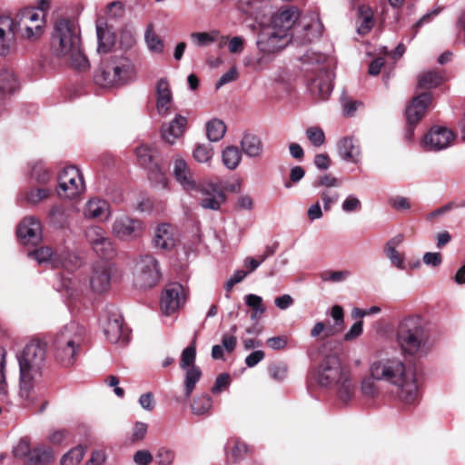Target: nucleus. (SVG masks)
<instances>
[{"label": "nucleus", "mask_w": 465, "mask_h": 465, "mask_svg": "<svg viewBox=\"0 0 465 465\" xmlns=\"http://www.w3.org/2000/svg\"><path fill=\"white\" fill-rule=\"evenodd\" d=\"M46 347L39 341L25 345L19 358V398L25 407H32L39 398L38 383L45 366Z\"/></svg>", "instance_id": "1"}, {"label": "nucleus", "mask_w": 465, "mask_h": 465, "mask_svg": "<svg viewBox=\"0 0 465 465\" xmlns=\"http://www.w3.org/2000/svg\"><path fill=\"white\" fill-rule=\"evenodd\" d=\"M370 374L378 381L397 388L399 399L406 404L414 403L419 397V387L414 372L406 370L404 362L397 357H381L373 361Z\"/></svg>", "instance_id": "2"}, {"label": "nucleus", "mask_w": 465, "mask_h": 465, "mask_svg": "<svg viewBox=\"0 0 465 465\" xmlns=\"http://www.w3.org/2000/svg\"><path fill=\"white\" fill-rule=\"evenodd\" d=\"M51 50L54 56L77 70H84L89 62L81 49L80 28L66 18L54 22L52 32Z\"/></svg>", "instance_id": "3"}, {"label": "nucleus", "mask_w": 465, "mask_h": 465, "mask_svg": "<svg viewBox=\"0 0 465 465\" xmlns=\"http://www.w3.org/2000/svg\"><path fill=\"white\" fill-rule=\"evenodd\" d=\"M301 16L296 6L282 7L272 14L271 21L259 32L257 48L264 54H276L289 43V32Z\"/></svg>", "instance_id": "4"}, {"label": "nucleus", "mask_w": 465, "mask_h": 465, "mask_svg": "<svg viewBox=\"0 0 465 465\" xmlns=\"http://www.w3.org/2000/svg\"><path fill=\"white\" fill-rule=\"evenodd\" d=\"M396 341L403 354L416 358L427 355L432 348L424 322L417 315L406 317L400 322Z\"/></svg>", "instance_id": "5"}, {"label": "nucleus", "mask_w": 465, "mask_h": 465, "mask_svg": "<svg viewBox=\"0 0 465 465\" xmlns=\"http://www.w3.org/2000/svg\"><path fill=\"white\" fill-rule=\"evenodd\" d=\"M316 382L322 387H337L339 399L347 403L354 396L355 385L348 371L344 370L339 357L327 355L314 372Z\"/></svg>", "instance_id": "6"}, {"label": "nucleus", "mask_w": 465, "mask_h": 465, "mask_svg": "<svg viewBox=\"0 0 465 465\" xmlns=\"http://www.w3.org/2000/svg\"><path fill=\"white\" fill-rule=\"evenodd\" d=\"M134 65L125 56L114 55L104 59L94 74L96 84L104 88L119 87L134 80Z\"/></svg>", "instance_id": "7"}, {"label": "nucleus", "mask_w": 465, "mask_h": 465, "mask_svg": "<svg viewBox=\"0 0 465 465\" xmlns=\"http://www.w3.org/2000/svg\"><path fill=\"white\" fill-rule=\"evenodd\" d=\"M84 328L76 322L64 325L54 341L55 359L65 367L74 363L84 339Z\"/></svg>", "instance_id": "8"}, {"label": "nucleus", "mask_w": 465, "mask_h": 465, "mask_svg": "<svg viewBox=\"0 0 465 465\" xmlns=\"http://www.w3.org/2000/svg\"><path fill=\"white\" fill-rule=\"evenodd\" d=\"M14 21H15V31L24 39L35 41L44 34L45 14L35 7L22 9L16 14Z\"/></svg>", "instance_id": "9"}, {"label": "nucleus", "mask_w": 465, "mask_h": 465, "mask_svg": "<svg viewBox=\"0 0 465 465\" xmlns=\"http://www.w3.org/2000/svg\"><path fill=\"white\" fill-rule=\"evenodd\" d=\"M56 193L61 199H74L85 189L83 175L74 166L64 168L57 177Z\"/></svg>", "instance_id": "10"}, {"label": "nucleus", "mask_w": 465, "mask_h": 465, "mask_svg": "<svg viewBox=\"0 0 465 465\" xmlns=\"http://www.w3.org/2000/svg\"><path fill=\"white\" fill-rule=\"evenodd\" d=\"M28 256L36 260L39 264H48L51 267H63L67 271H73L78 266L77 256L69 252H54L50 247L44 246L28 252Z\"/></svg>", "instance_id": "11"}, {"label": "nucleus", "mask_w": 465, "mask_h": 465, "mask_svg": "<svg viewBox=\"0 0 465 465\" xmlns=\"http://www.w3.org/2000/svg\"><path fill=\"white\" fill-rule=\"evenodd\" d=\"M134 282L139 288H152L160 280V268L157 260L152 255L141 256L134 269Z\"/></svg>", "instance_id": "12"}, {"label": "nucleus", "mask_w": 465, "mask_h": 465, "mask_svg": "<svg viewBox=\"0 0 465 465\" xmlns=\"http://www.w3.org/2000/svg\"><path fill=\"white\" fill-rule=\"evenodd\" d=\"M144 231L143 221L121 214L115 217L112 223L111 233L120 241L132 242L142 236Z\"/></svg>", "instance_id": "13"}, {"label": "nucleus", "mask_w": 465, "mask_h": 465, "mask_svg": "<svg viewBox=\"0 0 465 465\" xmlns=\"http://www.w3.org/2000/svg\"><path fill=\"white\" fill-rule=\"evenodd\" d=\"M193 192L198 193V203L204 210L219 211L227 201L223 190L213 182L206 181L199 183Z\"/></svg>", "instance_id": "14"}, {"label": "nucleus", "mask_w": 465, "mask_h": 465, "mask_svg": "<svg viewBox=\"0 0 465 465\" xmlns=\"http://www.w3.org/2000/svg\"><path fill=\"white\" fill-rule=\"evenodd\" d=\"M186 299L187 293L182 284L177 282L169 283L162 292L161 311L165 315H171L184 305Z\"/></svg>", "instance_id": "15"}, {"label": "nucleus", "mask_w": 465, "mask_h": 465, "mask_svg": "<svg viewBox=\"0 0 465 465\" xmlns=\"http://www.w3.org/2000/svg\"><path fill=\"white\" fill-rule=\"evenodd\" d=\"M455 138L454 133L443 126L431 127L423 136L421 144L427 151H441L450 147Z\"/></svg>", "instance_id": "16"}, {"label": "nucleus", "mask_w": 465, "mask_h": 465, "mask_svg": "<svg viewBox=\"0 0 465 465\" xmlns=\"http://www.w3.org/2000/svg\"><path fill=\"white\" fill-rule=\"evenodd\" d=\"M15 21L10 15L0 18V56L12 54L16 46Z\"/></svg>", "instance_id": "17"}, {"label": "nucleus", "mask_w": 465, "mask_h": 465, "mask_svg": "<svg viewBox=\"0 0 465 465\" xmlns=\"http://www.w3.org/2000/svg\"><path fill=\"white\" fill-rule=\"evenodd\" d=\"M16 232L23 244H37L42 240L41 223L34 216L25 217L18 224Z\"/></svg>", "instance_id": "18"}, {"label": "nucleus", "mask_w": 465, "mask_h": 465, "mask_svg": "<svg viewBox=\"0 0 465 465\" xmlns=\"http://www.w3.org/2000/svg\"><path fill=\"white\" fill-rule=\"evenodd\" d=\"M112 269L108 262H99L92 267L89 283L95 292H103L109 289L111 283Z\"/></svg>", "instance_id": "19"}, {"label": "nucleus", "mask_w": 465, "mask_h": 465, "mask_svg": "<svg viewBox=\"0 0 465 465\" xmlns=\"http://www.w3.org/2000/svg\"><path fill=\"white\" fill-rule=\"evenodd\" d=\"M173 175L175 180L188 193H193L198 187L194 175L183 158L177 157L173 162Z\"/></svg>", "instance_id": "20"}, {"label": "nucleus", "mask_w": 465, "mask_h": 465, "mask_svg": "<svg viewBox=\"0 0 465 465\" xmlns=\"http://www.w3.org/2000/svg\"><path fill=\"white\" fill-rule=\"evenodd\" d=\"M102 327L107 340L113 343L119 342L124 338L123 318L117 312H109L102 320Z\"/></svg>", "instance_id": "21"}, {"label": "nucleus", "mask_w": 465, "mask_h": 465, "mask_svg": "<svg viewBox=\"0 0 465 465\" xmlns=\"http://www.w3.org/2000/svg\"><path fill=\"white\" fill-rule=\"evenodd\" d=\"M155 94L158 114L162 116L168 115L173 104V92L166 78H161L157 81Z\"/></svg>", "instance_id": "22"}, {"label": "nucleus", "mask_w": 465, "mask_h": 465, "mask_svg": "<svg viewBox=\"0 0 465 465\" xmlns=\"http://www.w3.org/2000/svg\"><path fill=\"white\" fill-rule=\"evenodd\" d=\"M430 102L431 95L429 93L420 94L413 98L406 108V117L410 125L416 124L424 116Z\"/></svg>", "instance_id": "23"}, {"label": "nucleus", "mask_w": 465, "mask_h": 465, "mask_svg": "<svg viewBox=\"0 0 465 465\" xmlns=\"http://www.w3.org/2000/svg\"><path fill=\"white\" fill-rule=\"evenodd\" d=\"M188 120L182 114H176L169 123L162 126V137L170 144H173L177 139L181 138L187 127Z\"/></svg>", "instance_id": "24"}, {"label": "nucleus", "mask_w": 465, "mask_h": 465, "mask_svg": "<svg viewBox=\"0 0 465 465\" xmlns=\"http://www.w3.org/2000/svg\"><path fill=\"white\" fill-rule=\"evenodd\" d=\"M300 25L304 34L302 36L303 42H312L321 37L323 25L317 13H310L302 16Z\"/></svg>", "instance_id": "25"}, {"label": "nucleus", "mask_w": 465, "mask_h": 465, "mask_svg": "<svg viewBox=\"0 0 465 465\" xmlns=\"http://www.w3.org/2000/svg\"><path fill=\"white\" fill-rule=\"evenodd\" d=\"M83 215L88 220H106L111 215L110 204L104 199L93 197L84 203Z\"/></svg>", "instance_id": "26"}, {"label": "nucleus", "mask_w": 465, "mask_h": 465, "mask_svg": "<svg viewBox=\"0 0 465 465\" xmlns=\"http://www.w3.org/2000/svg\"><path fill=\"white\" fill-rule=\"evenodd\" d=\"M177 238L173 228L168 223L160 224L154 232L153 244L161 250H171L176 244Z\"/></svg>", "instance_id": "27"}, {"label": "nucleus", "mask_w": 465, "mask_h": 465, "mask_svg": "<svg viewBox=\"0 0 465 465\" xmlns=\"http://www.w3.org/2000/svg\"><path fill=\"white\" fill-rule=\"evenodd\" d=\"M357 33L366 35L375 25L373 10L370 5H360L357 9Z\"/></svg>", "instance_id": "28"}, {"label": "nucleus", "mask_w": 465, "mask_h": 465, "mask_svg": "<svg viewBox=\"0 0 465 465\" xmlns=\"http://www.w3.org/2000/svg\"><path fill=\"white\" fill-rule=\"evenodd\" d=\"M251 449L246 445L245 442L233 439L228 442L226 450V459L228 462L236 464L245 459L250 453Z\"/></svg>", "instance_id": "29"}, {"label": "nucleus", "mask_w": 465, "mask_h": 465, "mask_svg": "<svg viewBox=\"0 0 465 465\" xmlns=\"http://www.w3.org/2000/svg\"><path fill=\"white\" fill-rule=\"evenodd\" d=\"M310 89L312 93L319 95L321 99H327L332 91L331 73L324 71L320 76L313 79Z\"/></svg>", "instance_id": "30"}, {"label": "nucleus", "mask_w": 465, "mask_h": 465, "mask_svg": "<svg viewBox=\"0 0 465 465\" xmlns=\"http://www.w3.org/2000/svg\"><path fill=\"white\" fill-rule=\"evenodd\" d=\"M98 52L107 53L115 44V35L105 22L96 24Z\"/></svg>", "instance_id": "31"}, {"label": "nucleus", "mask_w": 465, "mask_h": 465, "mask_svg": "<svg viewBox=\"0 0 465 465\" xmlns=\"http://www.w3.org/2000/svg\"><path fill=\"white\" fill-rule=\"evenodd\" d=\"M338 150L341 157L351 163H357L360 160L361 150L352 138L345 137L338 143Z\"/></svg>", "instance_id": "32"}, {"label": "nucleus", "mask_w": 465, "mask_h": 465, "mask_svg": "<svg viewBox=\"0 0 465 465\" xmlns=\"http://www.w3.org/2000/svg\"><path fill=\"white\" fill-rule=\"evenodd\" d=\"M242 152L247 156L255 158L262 153V143L261 139L252 134H245L241 141Z\"/></svg>", "instance_id": "33"}, {"label": "nucleus", "mask_w": 465, "mask_h": 465, "mask_svg": "<svg viewBox=\"0 0 465 465\" xmlns=\"http://www.w3.org/2000/svg\"><path fill=\"white\" fill-rule=\"evenodd\" d=\"M54 460V452L50 448L38 446L33 449L32 453L27 458L26 465H48Z\"/></svg>", "instance_id": "34"}, {"label": "nucleus", "mask_w": 465, "mask_h": 465, "mask_svg": "<svg viewBox=\"0 0 465 465\" xmlns=\"http://www.w3.org/2000/svg\"><path fill=\"white\" fill-rule=\"evenodd\" d=\"M29 175L39 184H47L51 181V173L41 161H32L28 163Z\"/></svg>", "instance_id": "35"}, {"label": "nucleus", "mask_w": 465, "mask_h": 465, "mask_svg": "<svg viewBox=\"0 0 465 465\" xmlns=\"http://www.w3.org/2000/svg\"><path fill=\"white\" fill-rule=\"evenodd\" d=\"M242 158V153L235 145H228L222 151V162L228 170H235L240 165Z\"/></svg>", "instance_id": "36"}, {"label": "nucleus", "mask_w": 465, "mask_h": 465, "mask_svg": "<svg viewBox=\"0 0 465 465\" xmlns=\"http://www.w3.org/2000/svg\"><path fill=\"white\" fill-rule=\"evenodd\" d=\"M214 155L213 146L210 143H196L193 151V159L199 163L211 165Z\"/></svg>", "instance_id": "37"}, {"label": "nucleus", "mask_w": 465, "mask_h": 465, "mask_svg": "<svg viewBox=\"0 0 465 465\" xmlns=\"http://www.w3.org/2000/svg\"><path fill=\"white\" fill-rule=\"evenodd\" d=\"M202 377V371L199 367H193L185 371L183 380L184 396L186 399L190 398L191 394L195 389L197 382Z\"/></svg>", "instance_id": "38"}, {"label": "nucleus", "mask_w": 465, "mask_h": 465, "mask_svg": "<svg viewBox=\"0 0 465 465\" xmlns=\"http://www.w3.org/2000/svg\"><path fill=\"white\" fill-rule=\"evenodd\" d=\"M226 126L219 119H213L206 124V135L209 141L218 142L224 136Z\"/></svg>", "instance_id": "39"}, {"label": "nucleus", "mask_w": 465, "mask_h": 465, "mask_svg": "<svg viewBox=\"0 0 465 465\" xmlns=\"http://www.w3.org/2000/svg\"><path fill=\"white\" fill-rule=\"evenodd\" d=\"M155 149L153 146L142 144L135 150L138 163L145 168H151L153 163V158L155 155Z\"/></svg>", "instance_id": "40"}, {"label": "nucleus", "mask_w": 465, "mask_h": 465, "mask_svg": "<svg viewBox=\"0 0 465 465\" xmlns=\"http://www.w3.org/2000/svg\"><path fill=\"white\" fill-rule=\"evenodd\" d=\"M401 239H392L390 241L385 247V253L391 264L400 270H405L404 256L396 251L395 244L400 242Z\"/></svg>", "instance_id": "41"}, {"label": "nucleus", "mask_w": 465, "mask_h": 465, "mask_svg": "<svg viewBox=\"0 0 465 465\" xmlns=\"http://www.w3.org/2000/svg\"><path fill=\"white\" fill-rule=\"evenodd\" d=\"M443 82L442 75L437 71H428L422 73L419 77V85L423 89H431L440 85Z\"/></svg>", "instance_id": "42"}, {"label": "nucleus", "mask_w": 465, "mask_h": 465, "mask_svg": "<svg viewBox=\"0 0 465 465\" xmlns=\"http://www.w3.org/2000/svg\"><path fill=\"white\" fill-rule=\"evenodd\" d=\"M220 32L213 30L210 32L192 33L190 37L192 42L199 47L207 46L214 43L219 37Z\"/></svg>", "instance_id": "43"}, {"label": "nucleus", "mask_w": 465, "mask_h": 465, "mask_svg": "<svg viewBox=\"0 0 465 465\" xmlns=\"http://www.w3.org/2000/svg\"><path fill=\"white\" fill-rule=\"evenodd\" d=\"M17 87L16 78L12 71L4 69L0 71V91L11 93Z\"/></svg>", "instance_id": "44"}, {"label": "nucleus", "mask_w": 465, "mask_h": 465, "mask_svg": "<svg viewBox=\"0 0 465 465\" xmlns=\"http://www.w3.org/2000/svg\"><path fill=\"white\" fill-rule=\"evenodd\" d=\"M247 306L252 309L251 318L252 320L259 318L266 310L262 303V298L256 294H248L244 297Z\"/></svg>", "instance_id": "45"}, {"label": "nucleus", "mask_w": 465, "mask_h": 465, "mask_svg": "<svg viewBox=\"0 0 465 465\" xmlns=\"http://www.w3.org/2000/svg\"><path fill=\"white\" fill-rule=\"evenodd\" d=\"M84 453L85 448L84 446H76L62 457L61 465H77L83 460Z\"/></svg>", "instance_id": "46"}, {"label": "nucleus", "mask_w": 465, "mask_h": 465, "mask_svg": "<svg viewBox=\"0 0 465 465\" xmlns=\"http://www.w3.org/2000/svg\"><path fill=\"white\" fill-rule=\"evenodd\" d=\"M50 222L57 226H63L68 220V214L62 204H54L48 213Z\"/></svg>", "instance_id": "47"}, {"label": "nucleus", "mask_w": 465, "mask_h": 465, "mask_svg": "<svg viewBox=\"0 0 465 465\" xmlns=\"http://www.w3.org/2000/svg\"><path fill=\"white\" fill-rule=\"evenodd\" d=\"M51 194L48 188H31L25 193V200L29 204H38L42 201L47 199Z\"/></svg>", "instance_id": "48"}, {"label": "nucleus", "mask_w": 465, "mask_h": 465, "mask_svg": "<svg viewBox=\"0 0 465 465\" xmlns=\"http://www.w3.org/2000/svg\"><path fill=\"white\" fill-rule=\"evenodd\" d=\"M145 42L148 49L155 54H162L164 49V45L162 39L152 29L145 32Z\"/></svg>", "instance_id": "49"}, {"label": "nucleus", "mask_w": 465, "mask_h": 465, "mask_svg": "<svg viewBox=\"0 0 465 465\" xmlns=\"http://www.w3.org/2000/svg\"><path fill=\"white\" fill-rule=\"evenodd\" d=\"M212 407V399L209 395L203 394L193 400L191 405L192 411L195 415L206 413Z\"/></svg>", "instance_id": "50"}, {"label": "nucleus", "mask_w": 465, "mask_h": 465, "mask_svg": "<svg viewBox=\"0 0 465 465\" xmlns=\"http://www.w3.org/2000/svg\"><path fill=\"white\" fill-rule=\"evenodd\" d=\"M92 249L101 257L110 258L114 253V249L111 239L107 234L100 240Z\"/></svg>", "instance_id": "51"}, {"label": "nucleus", "mask_w": 465, "mask_h": 465, "mask_svg": "<svg viewBox=\"0 0 465 465\" xmlns=\"http://www.w3.org/2000/svg\"><path fill=\"white\" fill-rule=\"evenodd\" d=\"M92 249L101 257L110 258L114 253V249L111 239L107 234L100 240Z\"/></svg>", "instance_id": "52"}, {"label": "nucleus", "mask_w": 465, "mask_h": 465, "mask_svg": "<svg viewBox=\"0 0 465 465\" xmlns=\"http://www.w3.org/2000/svg\"><path fill=\"white\" fill-rule=\"evenodd\" d=\"M196 359V349L194 345H191L183 349L181 355L180 367L187 371L190 368L197 367L194 362Z\"/></svg>", "instance_id": "53"}, {"label": "nucleus", "mask_w": 465, "mask_h": 465, "mask_svg": "<svg viewBox=\"0 0 465 465\" xmlns=\"http://www.w3.org/2000/svg\"><path fill=\"white\" fill-rule=\"evenodd\" d=\"M105 235V231L97 225H91L84 231V237L91 247L97 244V242Z\"/></svg>", "instance_id": "54"}, {"label": "nucleus", "mask_w": 465, "mask_h": 465, "mask_svg": "<svg viewBox=\"0 0 465 465\" xmlns=\"http://www.w3.org/2000/svg\"><path fill=\"white\" fill-rule=\"evenodd\" d=\"M5 369H6V351L5 348L0 347V396H6V394H7Z\"/></svg>", "instance_id": "55"}, {"label": "nucleus", "mask_w": 465, "mask_h": 465, "mask_svg": "<svg viewBox=\"0 0 465 465\" xmlns=\"http://www.w3.org/2000/svg\"><path fill=\"white\" fill-rule=\"evenodd\" d=\"M268 371L273 380L282 381L287 377L288 367L283 362H274L269 365Z\"/></svg>", "instance_id": "56"}, {"label": "nucleus", "mask_w": 465, "mask_h": 465, "mask_svg": "<svg viewBox=\"0 0 465 465\" xmlns=\"http://www.w3.org/2000/svg\"><path fill=\"white\" fill-rule=\"evenodd\" d=\"M32 451L33 450L27 438H22L13 449L14 456L18 459L27 460Z\"/></svg>", "instance_id": "57"}, {"label": "nucleus", "mask_w": 465, "mask_h": 465, "mask_svg": "<svg viewBox=\"0 0 465 465\" xmlns=\"http://www.w3.org/2000/svg\"><path fill=\"white\" fill-rule=\"evenodd\" d=\"M306 136L315 147L322 145L325 142V135L322 129L317 126L309 127L306 130Z\"/></svg>", "instance_id": "58"}, {"label": "nucleus", "mask_w": 465, "mask_h": 465, "mask_svg": "<svg viewBox=\"0 0 465 465\" xmlns=\"http://www.w3.org/2000/svg\"><path fill=\"white\" fill-rule=\"evenodd\" d=\"M378 380L371 375L363 379L361 382V392L364 396L372 398L378 393Z\"/></svg>", "instance_id": "59"}, {"label": "nucleus", "mask_w": 465, "mask_h": 465, "mask_svg": "<svg viewBox=\"0 0 465 465\" xmlns=\"http://www.w3.org/2000/svg\"><path fill=\"white\" fill-rule=\"evenodd\" d=\"M175 452L174 450L162 447L157 450L156 460L158 465H171L174 461Z\"/></svg>", "instance_id": "60"}, {"label": "nucleus", "mask_w": 465, "mask_h": 465, "mask_svg": "<svg viewBox=\"0 0 465 465\" xmlns=\"http://www.w3.org/2000/svg\"><path fill=\"white\" fill-rule=\"evenodd\" d=\"M349 276L348 271H326L322 273L321 278L323 282H341Z\"/></svg>", "instance_id": "61"}, {"label": "nucleus", "mask_w": 465, "mask_h": 465, "mask_svg": "<svg viewBox=\"0 0 465 465\" xmlns=\"http://www.w3.org/2000/svg\"><path fill=\"white\" fill-rule=\"evenodd\" d=\"M262 55L259 57H247L244 60V65L251 67L254 71L262 70L268 63L269 59L266 57L270 54H264L261 52Z\"/></svg>", "instance_id": "62"}, {"label": "nucleus", "mask_w": 465, "mask_h": 465, "mask_svg": "<svg viewBox=\"0 0 465 465\" xmlns=\"http://www.w3.org/2000/svg\"><path fill=\"white\" fill-rule=\"evenodd\" d=\"M150 169L149 178L155 184V186H160L162 188L166 187L167 180L163 174V173L159 169L157 164L153 165Z\"/></svg>", "instance_id": "63"}, {"label": "nucleus", "mask_w": 465, "mask_h": 465, "mask_svg": "<svg viewBox=\"0 0 465 465\" xmlns=\"http://www.w3.org/2000/svg\"><path fill=\"white\" fill-rule=\"evenodd\" d=\"M361 203L359 198L353 194L348 195L342 202L341 209L345 213H352L361 210Z\"/></svg>", "instance_id": "64"}]
</instances>
